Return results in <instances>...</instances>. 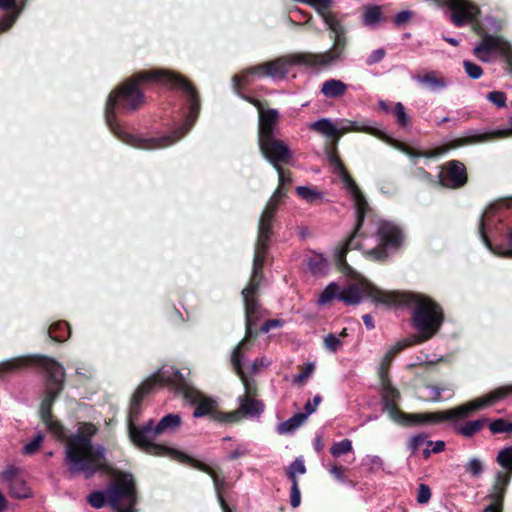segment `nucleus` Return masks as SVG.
<instances>
[{
	"label": "nucleus",
	"mask_w": 512,
	"mask_h": 512,
	"mask_svg": "<svg viewBox=\"0 0 512 512\" xmlns=\"http://www.w3.org/2000/svg\"><path fill=\"white\" fill-rule=\"evenodd\" d=\"M315 370V366L313 363H307L304 366H301V372L295 376L294 383L301 385L306 382V380L313 374Z\"/></svg>",
	"instance_id": "59"
},
{
	"label": "nucleus",
	"mask_w": 512,
	"mask_h": 512,
	"mask_svg": "<svg viewBox=\"0 0 512 512\" xmlns=\"http://www.w3.org/2000/svg\"><path fill=\"white\" fill-rule=\"evenodd\" d=\"M431 498V489L426 484H420L417 493V501L420 504L427 503Z\"/></svg>",
	"instance_id": "64"
},
{
	"label": "nucleus",
	"mask_w": 512,
	"mask_h": 512,
	"mask_svg": "<svg viewBox=\"0 0 512 512\" xmlns=\"http://www.w3.org/2000/svg\"><path fill=\"white\" fill-rule=\"evenodd\" d=\"M152 391L147 387V384H144L143 382L138 386V388L135 390L131 401H130V408L128 412V426L131 423H135V421L138 420L140 414H141V404L142 401L146 396H148Z\"/></svg>",
	"instance_id": "30"
},
{
	"label": "nucleus",
	"mask_w": 512,
	"mask_h": 512,
	"mask_svg": "<svg viewBox=\"0 0 512 512\" xmlns=\"http://www.w3.org/2000/svg\"><path fill=\"white\" fill-rule=\"evenodd\" d=\"M413 14L412 11H401L393 17V24L399 28L404 27L411 21Z\"/></svg>",
	"instance_id": "61"
},
{
	"label": "nucleus",
	"mask_w": 512,
	"mask_h": 512,
	"mask_svg": "<svg viewBox=\"0 0 512 512\" xmlns=\"http://www.w3.org/2000/svg\"><path fill=\"white\" fill-rule=\"evenodd\" d=\"M296 193L299 197L310 203L322 198V194L320 192L307 186H298L296 188Z\"/></svg>",
	"instance_id": "53"
},
{
	"label": "nucleus",
	"mask_w": 512,
	"mask_h": 512,
	"mask_svg": "<svg viewBox=\"0 0 512 512\" xmlns=\"http://www.w3.org/2000/svg\"><path fill=\"white\" fill-rule=\"evenodd\" d=\"M50 339L62 343L71 335V329L66 321H57L50 325L47 330Z\"/></svg>",
	"instance_id": "40"
},
{
	"label": "nucleus",
	"mask_w": 512,
	"mask_h": 512,
	"mask_svg": "<svg viewBox=\"0 0 512 512\" xmlns=\"http://www.w3.org/2000/svg\"><path fill=\"white\" fill-rule=\"evenodd\" d=\"M468 182L465 165L459 160H450L443 164L439 174V183L449 189H459Z\"/></svg>",
	"instance_id": "15"
},
{
	"label": "nucleus",
	"mask_w": 512,
	"mask_h": 512,
	"mask_svg": "<svg viewBox=\"0 0 512 512\" xmlns=\"http://www.w3.org/2000/svg\"><path fill=\"white\" fill-rule=\"evenodd\" d=\"M480 401L481 397L476 398L460 406H457L455 408L443 411L423 413H407L401 411L393 421L402 426L416 427L433 426L447 421L465 419L475 411L481 410Z\"/></svg>",
	"instance_id": "6"
},
{
	"label": "nucleus",
	"mask_w": 512,
	"mask_h": 512,
	"mask_svg": "<svg viewBox=\"0 0 512 512\" xmlns=\"http://www.w3.org/2000/svg\"><path fill=\"white\" fill-rule=\"evenodd\" d=\"M155 422L153 419L147 421L144 425L137 426L135 423L129 425V438L131 442L146 454L157 457H170L182 464L188 465L201 472H209V465L203 463L188 454L174 448L153 441Z\"/></svg>",
	"instance_id": "4"
},
{
	"label": "nucleus",
	"mask_w": 512,
	"mask_h": 512,
	"mask_svg": "<svg viewBox=\"0 0 512 512\" xmlns=\"http://www.w3.org/2000/svg\"><path fill=\"white\" fill-rule=\"evenodd\" d=\"M491 138L490 134H473L464 137H459L448 142L442 150H427V151H418L414 148H410V153L408 156L410 157H425V158H433L438 156L440 153L457 149L459 147L473 145L481 142H485Z\"/></svg>",
	"instance_id": "18"
},
{
	"label": "nucleus",
	"mask_w": 512,
	"mask_h": 512,
	"mask_svg": "<svg viewBox=\"0 0 512 512\" xmlns=\"http://www.w3.org/2000/svg\"><path fill=\"white\" fill-rule=\"evenodd\" d=\"M301 2L312 7L330 30L329 37L333 40V45L322 54L335 63L341 61L347 48L348 40L345 27L337 19L336 15L329 11L333 0H301Z\"/></svg>",
	"instance_id": "7"
},
{
	"label": "nucleus",
	"mask_w": 512,
	"mask_h": 512,
	"mask_svg": "<svg viewBox=\"0 0 512 512\" xmlns=\"http://www.w3.org/2000/svg\"><path fill=\"white\" fill-rule=\"evenodd\" d=\"M200 108L199 93L184 75L161 68L141 70L109 93L105 121L125 144L154 150L184 137L195 124Z\"/></svg>",
	"instance_id": "1"
},
{
	"label": "nucleus",
	"mask_w": 512,
	"mask_h": 512,
	"mask_svg": "<svg viewBox=\"0 0 512 512\" xmlns=\"http://www.w3.org/2000/svg\"><path fill=\"white\" fill-rule=\"evenodd\" d=\"M260 284L261 283L257 281L254 282L253 280L250 279L248 285L242 291L243 300H258L257 294L260 288Z\"/></svg>",
	"instance_id": "57"
},
{
	"label": "nucleus",
	"mask_w": 512,
	"mask_h": 512,
	"mask_svg": "<svg viewBox=\"0 0 512 512\" xmlns=\"http://www.w3.org/2000/svg\"><path fill=\"white\" fill-rule=\"evenodd\" d=\"M182 424V418L179 414L169 413L163 416L155 426L154 435L171 434L177 431Z\"/></svg>",
	"instance_id": "33"
},
{
	"label": "nucleus",
	"mask_w": 512,
	"mask_h": 512,
	"mask_svg": "<svg viewBox=\"0 0 512 512\" xmlns=\"http://www.w3.org/2000/svg\"><path fill=\"white\" fill-rule=\"evenodd\" d=\"M488 428L492 434L512 433V422L504 418H497L488 422Z\"/></svg>",
	"instance_id": "49"
},
{
	"label": "nucleus",
	"mask_w": 512,
	"mask_h": 512,
	"mask_svg": "<svg viewBox=\"0 0 512 512\" xmlns=\"http://www.w3.org/2000/svg\"><path fill=\"white\" fill-rule=\"evenodd\" d=\"M508 396H512V384L495 388L494 390L481 397V410L495 405Z\"/></svg>",
	"instance_id": "34"
},
{
	"label": "nucleus",
	"mask_w": 512,
	"mask_h": 512,
	"mask_svg": "<svg viewBox=\"0 0 512 512\" xmlns=\"http://www.w3.org/2000/svg\"><path fill=\"white\" fill-rule=\"evenodd\" d=\"M325 154L330 166L333 167V172L339 176L352 197L362 192L341 160L337 148L328 147Z\"/></svg>",
	"instance_id": "19"
},
{
	"label": "nucleus",
	"mask_w": 512,
	"mask_h": 512,
	"mask_svg": "<svg viewBox=\"0 0 512 512\" xmlns=\"http://www.w3.org/2000/svg\"><path fill=\"white\" fill-rule=\"evenodd\" d=\"M34 366L45 371V392L61 394L65 384V371L58 361L49 356L36 354L15 357L1 362L0 371L17 372Z\"/></svg>",
	"instance_id": "5"
},
{
	"label": "nucleus",
	"mask_w": 512,
	"mask_h": 512,
	"mask_svg": "<svg viewBox=\"0 0 512 512\" xmlns=\"http://www.w3.org/2000/svg\"><path fill=\"white\" fill-rule=\"evenodd\" d=\"M511 477L502 473H496L488 498L492 501L483 512H503L504 498L507 488L511 482Z\"/></svg>",
	"instance_id": "20"
},
{
	"label": "nucleus",
	"mask_w": 512,
	"mask_h": 512,
	"mask_svg": "<svg viewBox=\"0 0 512 512\" xmlns=\"http://www.w3.org/2000/svg\"><path fill=\"white\" fill-rule=\"evenodd\" d=\"M412 346V341L410 339H403L398 341L383 357L382 362L379 367V379L380 380H388L389 378V368L394 357L403 351L404 349Z\"/></svg>",
	"instance_id": "29"
},
{
	"label": "nucleus",
	"mask_w": 512,
	"mask_h": 512,
	"mask_svg": "<svg viewBox=\"0 0 512 512\" xmlns=\"http://www.w3.org/2000/svg\"><path fill=\"white\" fill-rule=\"evenodd\" d=\"M465 471L473 477H479L484 471L482 461L478 458H471L465 465Z\"/></svg>",
	"instance_id": "54"
},
{
	"label": "nucleus",
	"mask_w": 512,
	"mask_h": 512,
	"mask_svg": "<svg viewBox=\"0 0 512 512\" xmlns=\"http://www.w3.org/2000/svg\"><path fill=\"white\" fill-rule=\"evenodd\" d=\"M275 210L271 208L265 207L258 224V234H262V238H267V236H272V228L273 222L276 215Z\"/></svg>",
	"instance_id": "41"
},
{
	"label": "nucleus",
	"mask_w": 512,
	"mask_h": 512,
	"mask_svg": "<svg viewBox=\"0 0 512 512\" xmlns=\"http://www.w3.org/2000/svg\"><path fill=\"white\" fill-rule=\"evenodd\" d=\"M377 246L366 251L368 259L385 262L389 257L400 251L405 244L404 230L394 222L381 220L374 234Z\"/></svg>",
	"instance_id": "8"
},
{
	"label": "nucleus",
	"mask_w": 512,
	"mask_h": 512,
	"mask_svg": "<svg viewBox=\"0 0 512 512\" xmlns=\"http://www.w3.org/2000/svg\"><path fill=\"white\" fill-rule=\"evenodd\" d=\"M347 91V85L337 79H328L321 86V93L327 98L342 97Z\"/></svg>",
	"instance_id": "38"
},
{
	"label": "nucleus",
	"mask_w": 512,
	"mask_h": 512,
	"mask_svg": "<svg viewBox=\"0 0 512 512\" xmlns=\"http://www.w3.org/2000/svg\"><path fill=\"white\" fill-rule=\"evenodd\" d=\"M445 5L450 9L451 21L457 27L467 25L480 14L479 7L468 0H445Z\"/></svg>",
	"instance_id": "17"
},
{
	"label": "nucleus",
	"mask_w": 512,
	"mask_h": 512,
	"mask_svg": "<svg viewBox=\"0 0 512 512\" xmlns=\"http://www.w3.org/2000/svg\"><path fill=\"white\" fill-rule=\"evenodd\" d=\"M361 230H356V224L354 225L353 231L348 236L347 239H345L340 246L338 247L336 253H335V262L338 267V269L343 273H350L352 271V268L347 263L346 256L347 253L350 250L358 249L361 246L360 240L357 239L358 236L364 237L363 234H360Z\"/></svg>",
	"instance_id": "22"
},
{
	"label": "nucleus",
	"mask_w": 512,
	"mask_h": 512,
	"mask_svg": "<svg viewBox=\"0 0 512 512\" xmlns=\"http://www.w3.org/2000/svg\"><path fill=\"white\" fill-rule=\"evenodd\" d=\"M60 394H56L54 392H45V396L40 404L39 415L42 421L48 420L50 417H53L52 407L56 399Z\"/></svg>",
	"instance_id": "44"
},
{
	"label": "nucleus",
	"mask_w": 512,
	"mask_h": 512,
	"mask_svg": "<svg viewBox=\"0 0 512 512\" xmlns=\"http://www.w3.org/2000/svg\"><path fill=\"white\" fill-rule=\"evenodd\" d=\"M19 473V468L9 466L1 473V478L8 484L11 497L18 499L28 498L31 496V490Z\"/></svg>",
	"instance_id": "21"
},
{
	"label": "nucleus",
	"mask_w": 512,
	"mask_h": 512,
	"mask_svg": "<svg viewBox=\"0 0 512 512\" xmlns=\"http://www.w3.org/2000/svg\"><path fill=\"white\" fill-rule=\"evenodd\" d=\"M497 48H502L499 36H485L481 43L474 48V55L483 62L490 61V52H497Z\"/></svg>",
	"instance_id": "32"
},
{
	"label": "nucleus",
	"mask_w": 512,
	"mask_h": 512,
	"mask_svg": "<svg viewBox=\"0 0 512 512\" xmlns=\"http://www.w3.org/2000/svg\"><path fill=\"white\" fill-rule=\"evenodd\" d=\"M208 474L212 480L213 484L217 493V497L220 503V506L223 510V512H232L229 505L227 504L226 500L224 499L222 495V490L224 489L225 485V478L221 475V469L217 468L214 469L211 466H209V472H205Z\"/></svg>",
	"instance_id": "35"
},
{
	"label": "nucleus",
	"mask_w": 512,
	"mask_h": 512,
	"mask_svg": "<svg viewBox=\"0 0 512 512\" xmlns=\"http://www.w3.org/2000/svg\"><path fill=\"white\" fill-rule=\"evenodd\" d=\"M194 401L192 403H196V407L193 412V416L195 418H200L204 416H210L216 422L222 423L219 419H217V413H223L222 411L217 410V402L211 398L203 397L197 394L193 396Z\"/></svg>",
	"instance_id": "28"
},
{
	"label": "nucleus",
	"mask_w": 512,
	"mask_h": 512,
	"mask_svg": "<svg viewBox=\"0 0 512 512\" xmlns=\"http://www.w3.org/2000/svg\"><path fill=\"white\" fill-rule=\"evenodd\" d=\"M353 450L352 441L349 439H343L339 442H335L331 448L330 453L333 457H340L347 453H350Z\"/></svg>",
	"instance_id": "51"
},
{
	"label": "nucleus",
	"mask_w": 512,
	"mask_h": 512,
	"mask_svg": "<svg viewBox=\"0 0 512 512\" xmlns=\"http://www.w3.org/2000/svg\"><path fill=\"white\" fill-rule=\"evenodd\" d=\"M243 344L244 343H239L234 348L231 361H232L234 370H235L236 374L239 376V378L244 386V389H245V393L242 396L256 398L257 393H258L257 383L254 379L248 378L246 376L245 372L243 371L242 358H243V352L245 351V350H243Z\"/></svg>",
	"instance_id": "24"
},
{
	"label": "nucleus",
	"mask_w": 512,
	"mask_h": 512,
	"mask_svg": "<svg viewBox=\"0 0 512 512\" xmlns=\"http://www.w3.org/2000/svg\"><path fill=\"white\" fill-rule=\"evenodd\" d=\"M381 385V400L383 404V410L387 411L389 417L394 420L398 414L402 411L398 406V401L401 398L400 391L394 387L391 380H380Z\"/></svg>",
	"instance_id": "23"
},
{
	"label": "nucleus",
	"mask_w": 512,
	"mask_h": 512,
	"mask_svg": "<svg viewBox=\"0 0 512 512\" xmlns=\"http://www.w3.org/2000/svg\"><path fill=\"white\" fill-rule=\"evenodd\" d=\"M97 428L92 423H83L78 432L69 436L66 445V462L72 473H84L90 479L97 472L111 473L112 467L106 459V449L93 445L92 438Z\"/></svg>",
	"instance_id": "3"
},
{
	"label": "nucleus",
	"mask_w": 512,
	"mask_h": 512,
	"mask_svg": "<svg viewBox=\"0 0 512 512\" xmlns=\"http://www.w3.org/2000/svg\"><path fill=\"white\" fill-rule=\"evenodd\" d=\"M353 200H354V208H355V216H356V219H355L356 230H361L363 227L365 217L372 210L362 192L353 196Z\"/></svg>",
	"instance_id": "36"
},
{
	"label": "nucleus",
	"mask_w": 512,
	"mask_h": 512,
	"mask_svg": "<svg viewBox=\"0 0 512 512\" xmlns=\"http://www.w3.org/2000/svg\"><path fill=\"white\" fill-rule=\"evenodd\" d=\"M305 412L296 413L288 420L281 422L278 425L277 431L280 434L291 433L299 428L302 423L307 419V417L315 411V407H311L310 401H308L304 406Z\"/></svg>",
	"instance_id": "31"
},
{
	"label": "nucleus",
	"mask_w": 512,
	"mask_h": 512,
	"mask_svg": "<svg viewBox=\"0 0 512 512\" xmlns=\"http://www.w3.org/2000/svg\"><path fill=\"white\" fill-rule=\"evenodd\" d=\"M335 64L334 61L329 60L322 53L297 52L266 61L265 67L268 71V77L284 79L292 65L325 69Z\"/></svg>",
	"instance_id": "9"
},
{
	"label": "nucleus",
	"mask_w": 512,
	"mask_h": 512,
	"mask_svg": "<svg viewBox=\"0 0 512 512\" xmlns=\"http://www.w3.org/2000/svg\"><path fill=\"white\" fill-rule=\"evenodd\" d=\"M500 43L502 48H497V52L505 58L508 69L512 73V46L502 37H500Z\"/></svg>",
	"instance_id": "55"
},
{
	"label": "nucleus",
	"mask_w": 512,
	"mask_h": 512,
	"mask_svg": "<svg viewBox=\"0 0 512 512\" xmlns=\"http://www.w3.org/2000/svg\"><path fill=\"white\" fill-rule=\"evenodd\" d=\"M311 129L317 131L321 134L326 135L327 137L334 140L333 145H327L325 150L328 147H335L337 142L341 138L342 135L348 132H365L371 134L373 136H380V131L376 128L369 126H361L359 127L356 122H349V126L337 128L329 119H320L311 124Z\"/></svg>",
	"instance_id": "13"
},
{
	"label": "nucleus",
	"mask_w": 512,
	"mask_h": 512,
	"mask_svg": "<svg viewBox=\"0 0 512 512\" xmlns=\"http://www.w3.org/2000/svg\"><path fill=\"white\" fill-rule=\"evenodd\" d=\"M143 383L147 384V387L152 392L157 387H170L190 401H194L193 396L197 394V391L189 385L180 370L173 366L162 367L160 370L144 380Z\"/></svg>",
	"instance_id": "11"
},
{
	"label": "nucleus",
	"mask_w": 512,
	"mask_h": 512,
	"mask_svg": "<svg viewBox=\"0 0 512 512\" xmlns=\"http://www.w3.org/2000/svg\"><path fill=\"white\" fill-rule=\"evenodd\" d=\"M486 98L497 108L506 107L507 97L502 91H491L487 94Z\"/></svg>",
	"instance_id": "60"
},
{
	"label": "nucleus",
	"mask_w": 512,
	"mask_h": 512,
	"mask_svg": "<svg viewBox=\"0 0 512 512\" xmlns=\"http://www.w3.org/2000/svg\"><path fill=\"white\" fill-rule=\"evenodd\" d=\"M43 439V434H37L32 441L24 446V452L28 455H32L37 452L43 442Z\"/></svg>",
	"instance_id": "62"
},
{
	"label": "nucleus",
	"mask_w": 512,
	"mask_h": 512,
	"mask_svg": "<svg viewBox=\"0 0 512 512\" xmlns=\"http://www.w3.org/2000/svg\"><path fill=\"white\" fill-rule=\"evenodd\" d=\"M340 293V286L332 282L322 291L320 294L318 303L320 305H326L330 303L333 299H338V295Z\"/></svg>",
	"instance_id": "48"
},
{
	"label": "nucleus",
	"mask_w": 512,
	"mask_h": 512,
	"mask_svg": "<svg viewBox=\"0 0 512 512\" xmlns=\"http://www.w3.org/2000/svg\"><path fill=\"white\" fill-rule=\"evenodd\" d=\"M277 173L279 178L278 186L265 206L275 211L278 210L281 202L287 197L288 191L290 190L293 181L292 173L290 170H281Z\"/></svg>",
	"instance_id": "26"
},
{
	"label": "nucleus",
	"mask_w": 512,
	"mask_h": 512,
	"mask_svg": "<svg viewBox=\"0 0 512 512\" xmlns=\"http://www.w3.org/2000/svg\"><path fill=\"white\" fill-rule=\"evenodd\" d=\"M325 347L332 352H336L341 346V340L334 334L330 333L324 338Z\"/></svg>",
	"instance_id": "63"
},
{
	"label": "nucleus",
	"mask_w": 512,
	"mask_h": 512,
	"mask_svg": "<svg viewBox=\"0 0 512 512\" xmlns=\"http://www.w3.org/2000/svg\"><path fill=\"white\" fill-rule=\"evenodd\" d=\"M245 308V337L239 343L243 344V350H248L253 340L258 336V331L254 330L262 318V308L259 300L244 301Z\"/></svg>",
	"instance_id": "16"
},
{
	"label": "nucleus",
	"mask_w": 512,
	"mask_h": 512,
	"mask_svg": "<svg viewBox=\"0 0 512 512\" xmlns=\"http://www.w3.org/2000/svg\"><path fill=\"white\" fill-rule=\"evenodd\" d=\"M392 114L394 115L397 124L400 127H407L410 124L409 116L405 111V107L401 102L393 105Z\"/></svg>",
	"instance_id": "52"
},
{
	"label": "nucleus",
	"mask_w": 512,
	"mask_h": 512,
	"mask_svg": "<svg viewBox=\"0 0 512 512\" xmlns=\"http://www.w3.org/2000/svg\"><path fill=\"white\" fill-rule=\"evenodd\" d=\"M42 422L45 424L46 429L53 435V437H55L59 441L65 440L67 442V439L69 437H67L66 429L59 420H57L53 416L50 417L48 420Z\"/></svg>",
	"instance_id": "45"
},
{
	"label": "nucleus",
	"mask_w": 512,
	"mask_h": 512,
	"mask_svg": "<svg viewBox=\"0 0 512 512\" xmlns=\"http://www.w3.org/2000/svg\"><path fill=\"white\" fill-rule=\"evenodd\" d=\"M252 74L249 73V69L246 68L239 74L234 75L232 78L233 88L237 94H241L242 90L252 82Z\"/></svg>",
	"instance_id": "47"
},
{
	"label": "nucleus",
	"mask_w": 512,
	"mask_h": 512,
	"mask_svg": "<svg viewBox=\"0 0 512 512\" xmlns=\"http://www.w3.org/2000/svg\"><path fill=\"white\" fill-rule=\"evenodd\" d=\"M381 20L385 21L386 19L382 16L380 6L371 5L366 8L363 14V23L365 25H374Z\"/></svg>",
	"instance_id": "46"
},
{
	"label": "nucleus",
	"mask_w": 512,
	"mask_h": 512,
	"mask_svg": "<svg viewBox=\"0 0 512 512\" xmlns=\"http://www.w3.org/2000/svg\"><path fill=\"white\" fill-rule=\"evenodd\" d=\"M463 67L467 75L472 79H479L483 75V69L481 66L472 61L464 60Z\"/></svg>",
	"instance_id": "58"
},
{
	"label": "nucleus",
	"mask_w": 512,
	"mask_h": 512,
	"mask_svg": "<svg viewBox=\"0 0 512 512\" xmlns=\"http://www.w3.org/2000/svg\"><path fill=\"white\" fill-rule=\"evenodd\" d=\"M364 291L376 305L411 308V325L418 332L409 338L412 345L433 338L445 321L442 306L425 294L411 291H386L371 283L364 286Z\"/></svg>",
	"instance_id": "2"
},
{
	"label": "nucleus",
	"mask_w": 512,
	"mask_h": 512,
	"mask_svg": "<svg viewBox=\"0 0 512 512\" xmlns=\"http://www.w3.org/2000/svg\"><path fill=\"white\" fill-rule=\"evenodd\" d=\"M489 422V419L482 417L476 420L467 421L455 427V432L465 438H471L480 432Z\"/></svg>",
	"instance_id": "37"
},
{
	"label": "nucleus",
	"mask_w": 512,
	"mask_h": 512,
	"mask_svg": "<svg viewBox=\"0 0 512 512\" xmlns=\"http://www.w3.org/2000/svg\"><path fill=\"white\" fill-rule=\"evenodd\" d=\"M362 291L356 285H349L340 291L338 300L344 302L346 305H356L361 302Z\"/></svg>",
	"instance_id": "42"
},
{
	"label": "nucleus",
	"mask_w": 512,
	"mask_h": 512,
	"mask_svg": "<svg viewBox=\"0 0 512 512\" xmlns=\"http://www.w3.org/2000/svg\"><path fill=\"white\" fill-rule=\"evenodd\" d=\"M484 217L485 213L481 215L478 227L479 234L483 243L495 255L512 259V230L508 229L507 232V245L509 249L504 248L502 245H493L485 231Z\"/></svg>",
	"instance_id": "27"
},
{
	"label": "nucleus",
	"mask_w": 512,
	"mask_h": 512,
	"mask_svg": "<svg viewBox=\"0 0 512 512\" xmlns=\"http://www.w3.org/2000/svg\"><path fill=\"white\" fill-rule=\"evenodd\" d=\"M417 80L431 91H440L447 86L446 79L436 71H430L422 76H418Z\"/></svg>",
	"instance_id": "39"
},
{
	"label": "nucleus",
	"mask_w": 512,
	"mask_h": 512,
	"mask_svg": "<svg viewBox=\"0 0 512 512\" xmlns=\"http://www.w3.org/2000/svg\"><path fill=\"white\" fill-rule=\"evenodd\" d=\"M264 411V403L254 397L240 396L239 408L227 413H217L222 423H237L244 417H258Z\"/></svg>",
	"instance_id": "14"
},
{
	"label": "nucleus",
	"mask_w": 512,
	"mask_h": 512,
	"mask_svg": "<svg viewBox=\"0 0 512 512\" xmlns=\"http://www.w3.org/2000/svg\"><path fill=\"white\" fill-rule=\"evenodd\" d=\"M427 392L423 397V400L428 402H438L441 399V394L444 391L443 388L436 385H426L424 387Z\"/></svg>",
	"instance_id": "56"
},
{
	"label": "nucleus",
	"mask_w": 512,
	"mask_h": 512,
	"mask_svg": "<svg viewBox=\"0 0 512 512\" xmlns=\"http://www.w3.org/2000/svg\"><path fill=\"white\" fill-rule=\"evenodd\" d=\"M87 502L93 508L100 509L108 504V489L106 491H94L87 497Z\"/></svg>",
	"instance_id": "50"
},
{
	"label": "nucleus",
	"mask_w": 512,
	"mask_h": 512,
	"mask_svg": "<svg viewBox=\"0 0 512 512\" xmlns=\"http://www.w3.org/2000/svg\"><path fill=\"white\" fill-rule=\"evenodd\" d=\"M280 119L278 110L269 108L259 113L258 141L275 137L274 132Z\"/></svg>",
	"instance_id": "25"
},
{
	"label": "nucleus",
	"mask_w": 512,
	"mask_h": 512,
	"mask_svg": "<svg viewBox=\"0 0 512 512\" xmlns=\"http://www.w3.org/2000/svg\"><path fill=\"white\" fill-rule=\"evenodd\" d=\"M259 149L264 158L277 172L285 170L282 165L290 164L293 153L288 145L275 137L258 141Z\"/></svg>",
	"instance_id": "12"
},
{
	"label": "nucleus",
	"mask_w": 512,
	"mask_h": 512,
	"mask_svg": "<svg viewBox=\"0 0 512 512\" xmlns=\"http://www.w3.org/2000/svg\"><path fill=\"white\" fill-rule=\"evenodd\" d=\"M496 461L503 469L498 471V473L505 474L506 476L509 475L512 478V446L500 450Z\"/></svg>",
	"instance_id": "43"
},
{
	"label": "nucleus",
	"mask_w": 512,
	"mask_h": 512,
	"mask_svg": "<svg viewBox=\"0 0 512 512\" xmlns=\"http://www.w3.org/2000/svg\"><path fill=\"white\" fill-rule=\"evenodd\" d=\"M136 485L129 474H123L108 488V505L114 512H137Z\"/></svg>",
	"instance_id": "10"
}]
</instances>
